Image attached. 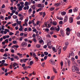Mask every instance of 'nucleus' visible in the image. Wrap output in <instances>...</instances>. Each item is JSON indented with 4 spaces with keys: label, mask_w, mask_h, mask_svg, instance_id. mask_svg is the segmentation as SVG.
<instances>
[{
    "label": "nucleus",
    "mask_w": 80,
    "mask_h": 80,
    "mask_svg": "<svg viewBox=\"0 0 80 80\" xmlns=\"http://www.w3.org/2000/svg\"><path fill=\"white\" fill-rule=\"evenodd\" d=\"M72 72H75L76 71V72H78V68L75 66H73L72 67Z\"/></svg>",
    "instance_id": "f257e3e1"
},
{
    "label": "nucleus",
    "mask_w": 80,
    "mask_h": 80,
    "mask_svg": "<svg viewBox=\"0 0 80 80\" xmlns=\"http://www.w3.org/2000/svg\"><path fill=\"white\" fill-rule=\"evenodd\" d=\"M66 35H69L70 34V32L71 31V29L69 28H68L66 29Z\"/></svg>",
    "instance_id": "f03ea898"
},
{
    "label": "nucleus",
    "mask_w": 80,
    "mask_h": 80,
    "mask_svg": "<svg viewBox=\"0 0 80 80\" xmlns=\"http://www.w3.org/2000/svg\"><path fill=\"white\" fill-rule=\"evenodd\" d=\"M45 5L44 4H38L37 6V7L38 8H44Z\"/></svg>",
    "instance_id": "7ed1b4c3"
},
{
    "label": "nucleus",
    "mask_w": 80,
    "mask_h": 80,
    "mask_svg": "<svg viewBox=\"0 0 80 80\" xmlns=\"http://www.w3.org/2000/svg\"><path fill=\"white\" fill-rule=\"evenodd\" d=\"M57 50H58V54H60L61 53V52L62 51V47L60 46L59 47H58L57 48Z\"/></svg>",
    "instance_id": "20e7f679"
},
{
    "label": "nucleus",
    "mask_w": 80,
    "mask_h": 80,
    "mask_svg": "<svg viewBox=\"0 0 80 80\" xmlns=\"http://www.w3.org/2000/svg\"><path fill=\"white\" fill-rule=\"evenodd\" d=\"M28 17H27L24 21V23H25L26 26H27L28 25Z\"/></svg>",
    "instance_id": "39448f33"
},
{
    "label": "nucleus",
    "mask_w": 80,
    "mask_h": 80,
    "mask_svg": "<svg viewBox=\"0 0 80 80\" xmlns=\"http://www.w3.org/2000/svg\"><path fill=\"white\" fill-rule=\"evenodd\" d=\"M28 45V44L26 42H22L21 44L22 47H27V45Z\"/></svg>",
    "instance_id": "423d86ee"
},
{
    "label": "nucleus",
    "mask_w": 80,
    "mask_h": 80,
    "mask_svg": "<svg viewBox=\"0 0 80 80\" xmlns=\"http://www.w3.org/2000/svg\"><path fill=\"white\" fill-rule=\"evenodd\" d=\"M49 62L52 65H55V62L53 61V59H50L49 61Z\"/></svg>",
    "instance_id": "0eeeda50"
},
{
    "label": "nucleus",
    "mask_w": 80,
    "mask_h": 80,
    "mask_svg": "<svg viewBox=\"0 0 80 80\" xmlns=\"http://www.w3.org/2000/svg\"><path fill=\"white\" fill-rule=\"evenodd\" d=\"M68 16H65L64 20V22H67V20H68Z\"/></svg>",
    "instance_id": "6e6552de"
},
{
    "label": "nucleus",
    "mask_w": 80,
    "mask_h": 80,
    "mask_svg": "<svg viewBox=\"0 0 80 80\" xmlns=\"http://www.w3.org/2000/svg\"><path fill=\"white\" fill-rule=\"evenodd\" d=\"M60 33L62 37H64V31H63V30L62 29L60 31Z\"/></svg>",
    "instance_id": "1a4fd4ad"
},
{
    "label": "nucleus",
    "mask_w": 80,
    "mask_h": 80,
    "mask_svg": "<svg viewBox=\"0 0 80 80\" xmlns=\"http://www.w3.org/2000/svg\"><path fill=\"white\" fill-rule=\"evenodd\" d=\"M57 28L56 27V28H55V30H56V31H57V32H59L60 31V26L58 25Z\"/></svg>",
    "instance_id": "9d476101"
},
{
    "label": "nucleus",
    "mask_w": 80,
    "mask_h": 80,
    "mask_svg": "<svg viewBox=\"0 0 80 80\" xmlns=\"http://www.w3.org/2000/svg\"><path fill=\"white\" fill-rule=\"evenodd\" d=\"M10 32V30L7 29H5V31H4V34H7V32Z\"/></svg>",
    "instance_id": "9b49d317"
},
{
    "label": "nucleus",
    "mask_w": 80,
    "mask_h": 80,
    "mask_svg": "<svg viewBox=\"0 0 80 80\" xmlns=\"http://www.w3.org/2000/svg\"><path fill=\"white\" fill-rule=\"evenodd\" d=\"M51 42V41L49 40H48V43L47 44V46H50V45H52Z\"/></svg>",
    "instance_id": "f8f14e48"
},
{
    "label": "nucleus",
    "mask_w": 80,
    "mask_h": 80,
    "mask_svg": "<svg viewBox=\"0 0 80 80\" xmlns=\"http://www.w3.org/2000/svg\"><path fill=\"white\" fill-rule=\"evenodd\" d=\"M17 65H18V64L16 62L14 63L12 65V66L13 67H16V66H17Z\"/></svg>",
    "instance_id": "ddd939ff"
},
{
    "label": "nucleus",
    "mask_w": 80,
    "mask_h": 80,
    "mask_svg": "<svg viewBox=\"0 0 80 80\" xmlns=\"http://www.w3.org/2000/svg\"><path fill=\"white\" fill-rule=\"evenodd\" d=\"M37 7V4L34 5L32 7V8L33 10H35V8Z\"/></svg>",
    "instance_id": "4468645a"
},
{
    "label": "nucleus",
    "mask_w": 80,
    "mask_h": 80,
    "mask_svg": "<svg viewBox=\"0 0 80 80\" xmlns=\"http://www.w3.org/2000/svg\"><path fill=\"white\" fill-rule=\"evenodd\" d=\"M73 21V18L72 17H70L69 18V23H72Z\"/></svg>",
    "instance_id": "2eb2a0df"
},
{
    "label": "nucleus",
    "mask_w": 80,
    "mask_h": 80,
    "mask_svg": "<svg viewBox=\"0 0 80 80\" xmlns=\"http://www.w3.org/2000/svg\"><path fill=\"white\" fill-rule=\"evenodd\" d=\"M61 15H62V16L65 15H66V12L64 11L62 12H61Z\"/></svg>",
    "instance_id": "dca6fc26"
},
{
    "label": "nucleus",
    "mask_w": 80,
    "mask_h": 80,
    "mask_svg": "<svg viewBox=\"0 0 80 80\" xmlns=\"http://www.w3.org/2000/svg\"><path fill=\"white\" fill-rule=\"evenodd\" d=\"M23 10H28L29 9V6H27L26 7H24L23 8Z\"/></svg>",
    "instance_id": "f3484780"
},
{
    "label": "nucleus",
    "mask_w": 80,
    "mask_h": 80,
    "mask_svg": "<svg viewBox=\"0 0 80 80\" xmlns=\"http://www.w3.org/2000/svg\"><path fill=\"white\" fill-rule=\"evenodd\" d=\"M17 55H18L20 58H22V57H23V56H22V55H23V54H21L20 53H17Z\"/></svg>",
    "instance_id": "a211bd4d"
},
{
    "label": "nucleus",
    "mask_w": 80,
    "mask_h": 80,
    "mask_svg": "<svg viewBox=\"0 0 80 80\" xmlns=\"http://www.w3.org/2000/svg\"><path fill=\"white\" fill-rule=\"evenodd\" d=\"M43 10V8H40L37 10L36 12H38L39 11H41V10Z\"/></svg>",
    "instance_id": "6ab92c4d"
},
{
    "label": "nucleus",
    "mask_w": 80,
    "mask_h": 80,
    "mask_svg": "<svg viewBox=\"0 0 80 80\" xmlns=\"http://www.w3.org/2000/svg\"><path fill=\"white\" fill-rule=\"evenodd\" d=\"M71 63V62L70 61V60H68V66L69 67H70V63Z\"/></svg>",
    "instance_id": "aec40b11"
},
{
    "label": "nucleus",
    "mask_w": 80,
    "mask_h": 80,
    "mask_svg": "<svg viewBox=\"0 0 80 80\" xmlns=\"http://www.w3.org/2000/svg\"><path fill=\"white\" fill-rule=\"evenodd\" d=\"M33 63V61H31L29 62V66H32Z\"/></svg>",
    "instance_id": "412c9836"
},
{
    "label": "nucleus",
    "mask_w": 80,
    "mask_h": 80,
    "mask_svg": "<svg viewBox=\"0 0 80 80\" xmlns=\"http://www.w3.org/2000/svg\"><path fill=\"white\" fill-rule=\"evenodd\" d=\"M57 18L58 20H63V18H60L58 16H57Z\"/></svg>",
    "instance_id": "4be33fe9"
},
{
    "label": "nucleus",
    "mask_w": 80,
    "mask_h": 80,
    "mask_svg": "<svg viewBox=\"0 0 80 80\" xmlns=\"http://www.w3.org/2000/svg\"><path fill=\"white\" fill-rule=\"evenodd\" d=\"M23 18H24V16H22L19 18V20H21V21H22L23 20Z\"/></svg>",
    "instance_id": "5701e85b"
},
{
    "label": "nucleus",
    "mask_w": 80,
    "mask_h": 80,
    "mask_svg": "<svg viewBox=\"0 0 80 80\" xmlns=\"http://www.w3.org/2000/svg\"><path fill=\"white\" fill-rule=\"evenodd\" d=\"M17 23H18V25H21V23H22V21H18V19H17Z\"/></svg>",
    "instance_id": "b1692460"
},
{
    "label": "nucleus",
    "mask_w": 80,
    "mask_h": 80,
    "mask_svg": "<svg viewBox=\"0 0 80 80\" xmlns=\"http://www.w3.org/2000/svg\"><path fill=\"white\" fill-rule=\"evenodd\" d=\"M78 8L75 7L73 9V11L75 12H77L78 11Z\"/></svg>",
    "instance_id": "393cba45"
},
{
    "label": "nucleus",
    "mask_w": 80,
    "mask_h": 80,
    "mask_svg": "<svg viewBox=\"0 0 80 80\" xmlns=\"http://www.w3.org/2000/svg\"><path fill=\"white\" fill-rule=\"evenodd\" d=\"M56 28V27H52L50 29V30H55V28Z\"/></svg>",
    "instance_id": "a878e982"
},
{
    "label": "nucleus",
    "mask_w": 80,
    "mask_h": 80,
    "mask_svg": "<svg viewBox=\"0 0 80 80\" xmlns=\"http://www.w3.org/2000/svg\"><path fill=\"white\" fill-rule=\"evenodd\" d=\"M67 48V46L65 45L64 47L63 48V49L64 50V51H65L66 49Z\"/></svg>",
    "instance_id": "bb28decb"
},
{
    "label": "nucleus",
    "mask_w": 80,
    "mask_h": 80,
    "mask_svg": "<svg viewBox=\"0 0 80 80\" xmlns=\"http://www.w3.org/2000/svg\"><path fill=\"white\" fill-rule=\"evenodd\" d=\"M0 19H1V20H4V17L3 16H2V15H0Z\"/></svg>",
    "instance_id": "cd10ccee"
},
{
    "label": "nucleus",
    "mask_w": 80,
    "mask_h": 80,
    "mask_svg": "<svg viewBox=\"0 0 80 80\" xmlns=\"http://www.w3.org/2000/svg\"><path fill=\"white\" fill-rule=\"evenodd\" d=\"M36 47L37 48H40L41 47V45L39 44H38L36 45Z\"/></svg>",
    "instance_id": "c85d7f7f"
},
{
    "label": "nucleus",
    "mask_w": 80,
    "mask_h": 80,
    "mask_svg": "<svg viewBox=\"0 0 80 80\" xmlns=\"http://www.w3.org/2000/svg\"><path fill=\"white\" fill-rule=\"evenodd\" d=\"M12 18H14V19H17V18H18V17L16 15H14L13 16Z\"/></svg>",
    "instance_id": "c756f323"
},
{
    "label": "nucleus",
    "mask_w": 80,
    "mask_h": 80,
    "mask_svg": "<svg viewBox=\"0 0 80 80\" xmlns=\"http://www.w3.org/2000/svg\"><path fill=\"white\" fill-rule=\"evenodd\" d=\"M18 9L19 10L21 11L22 10V8L20 6L19 7H18Z\"/></svg>",
    "instance_id": "7c9ffc66"
},
{
    "label": "nucleus",
    "mask_w": 80,
    "mask_h": 80,
    "mask_svg": "<svg viewBox=\"0 0 80 80\" xmlns=\"http://www.w3.org/2000/svg\"><path fill=\"white\" fill-rule=\"evenodd\" d=\"M53 70L54 72L55 73H57V71L56 70V69L54 68H53Z\"/></svg>",
    "instance_id": "2f4dec72"
},
{
    "label": "nucleus",
    "mask_w": 80,
    "mask_h": 80,
    "mask_svg": "<svg viewBox=\"0 0 80 80\" xmlns=\"http://www.w3.org/2000/svg\"><path fill=\"white\" fill-rule=\"evenodd\" d=\"M28 2H26L25 3L24 6H28Z\"/></svg>",
    "instance_id": "473e14b6"
},
{
    "label": "nucleus",
    "mask_w": 80,
    "mask_h": 80,
    "mask_svg": "<svg viewBox=\"0 0 80 80\" xmlns=\"http://www.w3.org/2000/svg\"><path fill=\"white\" fill-rule=\"evenodd\" d=\"M9 35H10L11 36H12V35H13L14 34V33L12 32H10L9 31Z\"/></svg>",
    "instance_id": "72a5a7b5"
},
{
    "label": "nucleus",
    "mask_w": 80,
    "mask_h": 80,
    "mask_svg": "<svg viewBox=\"0 0 80 80\" xmlns=\"http://www.w3.org/2000/svg\"><path fill=\"white\" fill-rule=\"evenodd\" d=\"M46 15V14L45 13V12H43V13L42 14V17L44 18L45 17V16Z\"/></svg>",
    "instance_id": "f704fd0d"
},
{
    "label": "nucleus",
    "mask_w": 80,
    "mask_h": 80,
    "mask_svg": "<svg viewBox=\"0 0 80 80\" xmlns=\"http://www.w3.org/2000/svg\"><path fill=\"white\" fill-rule=\"evenodd\" d=\"M32 56L33 57H35L37 56V55L35 52H32Z\"/></svg>",
    "instance_id": "c9c22d12"
},
{
    "label": "nucleus",
    "mask_w": 80,
    "mask_h": 80,
    "mask_svg": "<svg viewBox=\"0 0 80 80\" xmlns=\"http://www.w3.org/2000/svg\"><path fill=\"white\" fill-rule=\"evenodd\" d=\"M44 53L45 55L47 56V55H48V53L47 52H44Z\"/></svg>",
    "instance_id": "e433bc0d"
},
{
    "label": "nucleus",
    "mask_w": 80,
    "mask_h": 80,
    "mask_svg": "<svg viewBox=\"0 0 80 80\" xmlns=\"http://www.w3.org/2000/svg\"><path fill=\"white\" fill-rule=\"evenodd\" d=\"M14 57L16 59H17V60H19V58H18V56H14Z\"/></svg>",
    "instance_id": "4c0bfd02"
},
{
    "label": "nucleus",
    "mask_w": 80,
    "mask_h": 80,
    "mask_svg": "<svg viewBox=\"0 0 80 80\" xmlns=\"http://www.w3.org/2000/svg\"><path fill=\"white\" fill-rule=\"evenodd\" d=\"M32 12V8H30L28 10L29 13H30L31 12Z\"/></svg>",
    "instance_id": "58836bf2"
},
{
    "label": "nucleus",
    "mask_w": 80,
    "mask_h": 80,
    "mask_svg": "<svg viewBox=\"0 0 80 80\" xmlns=\"http://www.w3.org/2000/svg\"><path fill=\"white\" fill-rule=\"evenodd\" d=\"M1 27H2L1 28L2 30H4V28H5V26L2 25Z\"/></svg>",
    "instance_id": "ea45409f"
},
{
    "label": "nucleus",
    "mask_w": 80,
    "mask_h": 80,
    "mask_svg": "<svg viewBox=\"0 0 80 80\" xmlns=\"http://www.w3.org/2000/svg\"><path fill=\"white\" fill-rule=\"evenodd\" d=\"M39 42L40 43H44L43 41L42 40L39 41Z\"/></svg>",
    "instance_id": "a19ab883"
},
{
    "label": "nucleus",
    "mask_w": 80,
    "mask_h": 80,
    "mask_svg": "<svg viewBox=\"0 0 80 80\" xmlns=\"http://www.w3.org/2000/svg\"><path fill=\"white\" fill-rule=\"evenodd\" d=\"M17 23H14V24H12V25L13 27H15L17 25Z\"/></svg>",
    "instance_id": "79ce46f5"
},
{
    "label": "nucleus",
    "mask_w": 80,
    "mask_h": 80,
    "mask_svg": "<svg viewBox=\"0 0 80 80\" xmlns=\"http://www.w3.org/2000/svg\"><path fill=\"white\" fill-rule=\"evenodd\" d=\"M54 78H55V76H52L51 78V80H53Z\"/></svg>",
    "instance_id": "37998d69"
},
{
    "label": "nucleus",
    "mask_w": 80,
    "mask_h": 80,
    "mask_svg": "<svg viewBox=\"0 0 80 80\" xmlns=\"http://www.w3.org/2000/svg\"><path fill=\"white\" fill-rule=\"evenodd\" d=\"M0 52L3 53V52H4V49H0Z\"/></svg>",
    "instance_id": "c03bdc74"
},
{
    "label": "nucleus",
    "mask_w": 80,
    "mask_h": 80,
    "mask_svg": "<svg viewBox=\"0 0 80 80\" xmlns=\"http://www.w3.org/2000/svg\"><path fill=\"white\" fill-rule=\"evenodd\" d=\"M77 35L78 37L80 38V32H78L77 34Z\"/></svg>",
    "instance_id": "a18cd8bd"
},
{
    "label": "nucleus",
    "mask_w": 80,
    "mask_h": 80,
    "mask_svg": "<svg viewBox=\"0 0 80 80\" xmlns=\"http://www.w3.org/2000/svg\"><path fill=\"white\" fill-rule=\"evenodd\" d=\"M52 50L53 51H54V52H57V51L56 50L55 48H52Z\"/></svg>",
    "instance_id": "49530a36"
},
{
    "label": "nucleus",
    "mask_w": 80,
    "mask_h": 80,
    "mask_svg": "<svg viewBox=\"0 0 80 80\" xmlns=\"http://www.w3.org/2000/svg\"><path fill=\"white\" fill-rule=\"evenodd\" d=\"M61 66H63V61H61L60 62Z\"/></svg>",
    "instance_id": "de8ad7c7"
},
{
    "label": "nucleus",
    "mask_w": 80,
    "mask_h": 80,
    "mask_svg": "<svg viewBox=\"0 0 80 80\" xmlns=\"http://www.w3.org/2000/svg\"><path fill=\"white\" fill-rule=\"evenodd\" d=\"M2 64H4V63L5 62V60H2L1 61Z\"/></svg>",
    "instance_id": "09e8293b"
},
{
    "label": "nucleus",
    "mask_w": 80,
    "mask_h": 80,
    "mask_svg": "<svg viewBox=\"0 0 80 80\" xmlns=\"http://www.w3.org/2000/svg\"><path fill=\"white\" fill-rule=\"evenodd\" d=\"M48 48H50V49H51V48H52V47H53V46L51 45V46H48Z\"/></svg>",
    "instance_id": "8fccbe9b"
},
{
    "label": "nucleus",
    "mask_w": 80,
    "mask_h": 80,
    "mask_svg": "<svg viewBox=\"0 0 80 80\" xmlns=\"http://www.w3.org/2000/svg\"><path fill=\"white\" fill-rule=\"evenodd\" d=\"M75 58L72 57L71 58V60L72 62H74V60H75Z\"/></svg>",
    "instance_id": "3c124183"
},
{
    "label": "nucleus",
    "mask_w": 80,
    "mask_h": 80,
    "mask_svg": "<svg viewBox=\"0 0 80 80\" xmlns=\"http://www.w3.org/2000/svg\"><path fill=\"white\" fill-rule=\"evenodd\" d=\"M2 8H5V6L4 4H3L2 6Z\"/></svg>",
    "instance_id": "603ef678"
},
{
    "label": "nucleus",
    "mask_w": 80,
    "mask_h": 80,
    "mask_svg": "<svg viewBox=\"0 0 80 80\" xmlns=\"http://www.w3.org/2000/svg\"><path fill=\"white\" fill-rule=\"evenodd\" d=\"M65 45H67V47H68V42H65Z\"/></svg>",
    "instance_id": "864d4df0"
},
{
    "label": "nucleus",
    "mask_w": 80,
    "mask_h": 80,
    "mask_svg": "<svg viewBox=\"0 0 80 80\" xmlns=\"http://www.w3.org/2000/svg\"><path fill=\"white\" fill-rule=\"evenodd\" d=\"M3 57H7V54L5 53L3 55Z\"/></svg>",
    "instance_id": "5fc2aeb1"
},
{
    "label": "nucleus",
    "mask_w": 80,
    "mask_h": 80,
    "mask_svg": "<svg viewBox=\"0 0 80 80\" xmlns=\"http://www.w3.org/2000/svg\"><path fill=\"white\" fill-rule=\"evenodd\" d=\"M54 9H55V8H51L50 9V10H51V11H53V10H54Z\"/></svg>",
    "instance_id": "6e6d98bb"
},
{
    "label": "nucleus",
    "mask_w": 80,
    "mask_h": 80,
    "mask_svg": "<svg viewBox=\"0 0 80 80\" xmlns=\"http://www.w3.org/2000/svg\"><path fill=\"white\" fill-rule=\"evenodd\" d=\"M45 62H43L42 63L41 65L42 67H45Z\"/></svg>",
    "instance_id": "4d7b16f0"
},
{
    "label": "nucleus",
    "mask_w": 80,
    "mask_h": 80,
    "mask_svg": "<svg viewBox=\"0 0 80 80\" xmlns=\"http://www.w3.org/2000/svg\"><path fill=\"white\" fill-rule=\"evenodd\" d=\"M12 43H13L14 44H15V43H17V41L15 40L13 41H12Z\"/></svg>",
    "instance_id": "13d9d810"
},
{
    "label": "nucleus",
    "mask_w": 80,
    "mask_h": 80,
    "mask_svg": "<svg viewBox=\"0 0 80 80\" xmlns=\"http://www.w3.org/2000/svg\"><path fill=\"white\" fill-rule=\"evenodd\" d=\"M53 25H54V26H56V25H57V22H54L53 23Z\"/></svg>",
    "instance_id": "bf43d9fd"
},
{
    "label": "nucleus",
    "mask_w": 80,
    "mask_h": 80,
    "mask_svg": "<svg viewBox=\"0 0 80 80\" xmlns=\"http://www.w3.org/2000/svg\"><path fill=\"white\" fill-rule=\"evenodd\" d=\"M59 24L62 25V24H63V21H60L59 22Z\"/></svg>",
    "instance_id": "052dcab7"
},
{
    "label": "nucleus",
    "mask_w": 80,
    "mask_h": 80,
    "mask_svg": "<svg viewBox=\"0 0 80 80\" xmlns=\"http://www.w3.org/2000/svg\"><path fill=\"white\" fill-rule=\"evenodd\" d=\"M15 10H12V13H15Z\"/></svg>",
    "instance_id": "680f3d73"
},
{
    "label": "nucleus",
    "mask_w": 80,
    "mask_h": 80,
    "mask_svg": "<svg viewBox=\"0 0 80 80\" xmlns=\"http://www.w3.org/2000/svg\"><path fill=\"white\" fill-rule=\"evenodd\" d=\"M77 63H78L79 65H80V60H78L77 61Z\"/></svg>",
    "instance_id": "e2e57ef3"
},
{
    "label": "nucleus",
    "mask_w": 80,
    "mask_h": 80,
    "mask_svg": "<svg viewBox=\"0 0 80 80\" xmlns=\"http://www.w3.org/2000/svg\"><path fill=\"white\" fill-rule=\"evenodd\" d=\"M13 8H14L13 7H11V8H10V10H12V11L13 10Z\"/></svg>",
    "instance_id": "0e129e2a"
},
{
    "label": "nucleus",
    "mask_w": 80,
    "mask_h": 80,
    "mask_svg": "<svg viewBox=\"0 0 80 80\" xmlns=\"http://www.w3.org/2000/svg\"><path fill=\"white\" fill-rule=\"evenodd\" d=\"M38 40H41V37H40V36H38Z\"/></svg>",
    "instance_id": "69168bd1"
},
{
    "label": "nucleus",
    "mask_w": 80,
    "mask_h": 80,
    "mask_svg": "<svg viewBox=\"0 0 80 80\" xmlns=\"http://www.w3.org/2000/svg\"><path fill=\"white\" fill-rule=\"evenodd\" d=\"M17 6H18V7H20V3H18L17 5Z\"/></svg>",
    "instance_id": "338daca9"
},
{
    "label": "nucleus",
    "mask_w": 80,
    "mask_h": 80,
    "mask_svg": "<svg viewBox=\"0 0 80 80\" xmlns=\"http://www.w3.org/2000/svg\"><path fill=\"white\" fill-rule=\"evenodd\" d=\"M77 24L78 25H80V21L77 22Z\"/></svg>",
    "instance_id": "774afa93"
}]
</instances>
